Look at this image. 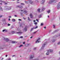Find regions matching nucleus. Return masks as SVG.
Here are the masks:
<instances>
[{"mask_svg": "<svg viewBox=\"0 0 60 60\" xmlns=\"http://www.w3.org/2000/svg\"><path fill=\"white\" fill-rule=\"evenodd\" d=\"M59 0H50V1L49 2V4H54V3H56V2H58Z\"/></svg>", "mask_w": 60, "mask_h": 60, "instance_id": "f257e3e1", "label": "nucleus"}, {"mask_svg": "<svg viewBox=\"0 0 60 60\" xmlns=\"http://www.w3.org/2000/svg\"><path fill=\"white\" fill-rule=\"evenodd\" d=\"M47 52L46 53V55H49V52H50L51 53V52H53V50L51 49H49L47 51Z\"/></svg>", "mask_w": 60, "mask_h": 60, "instance_id": "f03ea898", "label": "nucleus"}, {"mask_svg": "<svg viewBox=\"0 0 60 60\" xmlns=\"http://www.w3.org/2000/svg\"><path fill=\"white\" fill-rule=\"evenodd\" d=\"M5 8H6L5 10L7 11H8V10H10L11 9V7H5Z\"/></svg>", "mask_w": 60, "mask_h": 60, "instance_id": "7ed1b4c3", "label": "nucleus"}, {"mask_svg": "<svg viewBox=\"0 0 60 60\" xmlns=\"http://www.w3.org/2000/svg\"><path fill=\"white\" fill-rule=\"evenodd\" d=\"M18 31L19 32H17L16 33V34H21L23 33V32H21V31L20 29L18 30Z\"/></svg>", "mask_w": 60, "mask_h": 60, "instance_id": "20e7f679", "label": "nucleus"}, {"mask_svg": "<svg viewBox=\"0 0 60 60\" xmlns=\"http://www.w3.org/2000/svg\"><path fill=\"white\" fill-rule=\"evenodd\" d=\"M47 43V42H46L45 43H44V44L43 45H42V49H44V48L45 47V45H46Z\"/></svg>", "mask_w": 60, "mask_h": 60, "instance_id": "39448f33", "label": "nucleus"}, {"mask_svg": "<svg viewBox=\"0 0 60 60\" xmlns=\"http://www.w3.org/2000/svg\"><path fill=\"white\" fill-rule=\"evenodd\" d=\"M38 28V26H37L36 27H33V28H32L31 29L30 31L31 32L33 30V29H36V28Z\"/></svg>", "mask_w": 60, "mask_h": 60, "instance_id": "423d86ee", "label": "nucleus"}, {"mask_svg": "<svg viewBox=\"0 0 60 60\" xmlns=\"http://www.w3.org/2000/svg\"><path fill=\"white\" fill-rule=\"evenodd\" d=\"M40 41V38H39L36 41V43H37V42L39 43L41 42Z\"/></svg>", "mask_w": 60, "mask_h": 60, "instance_id": "0eeeda50", "label": "nucleus"}, {"mask_svg": "<svg viewBox=\"0 0 60 60\" xmlns=\"http://www.w3.org/2000/svg\"><path fill=\"white\" fill-rule=\"evenodd\" d=\"M33 2H34L33 3V4H34L35 3L36 4V3H38V0H35V2L33 1Z\"/></svg>", "mask_w": 60, "mask_h": 60, "instance_id": "6e6552de", "label": "nucleus"}, {"mask_svg": "<svg viewBox=\"0 0 60 60\" xmlns=\"http://www.w3.org/2000/svg\"><path fill=\"white\" fill-rule=\"evenodd\" d=\"M27 26H26V27H25V28L24 29L23 31H27Z\"/></svg>", "mask_w": 60, "mask_h": 60, "instance_id": "1a4fd4ad", "label": "nucleus"}, {"mask_svg": "<svg viewBox=\"0 0 60 60\" xmlns=\"http://www.w3.org/2000/svg\"><path fill=\"white\" fill-rule=\"evenodd\" d=\"M4 40L7 42L9 41V40L8 39L6 38H4Z\"/></svg>", "mask_w": 60, "mask_h": 60, "instance_id": "9d476101", "label": "nucleus"}, {"mask_svg": "<svg viewBox=\"0 0 60 60\" xmlns=\"http://www.w3.org/2000/svg\"><path fill=\"white\" fill-rule=\"evenodd\" d=\"M28 1H29L30 3V4H33V3H34V1H33L31 0H27Z\"/></svg>", "mask_w": 60, "mask_h": 60, "instance_id": "9b49d317", "label": "nucleus"}, {"mask_svg": "<svg viewBox=\"0 0 60 60\" xmlns=\"http://www.w3.org/2000/svg\"><path fill=\"white\" fill-rule=\"evenodd\" d=\"M57 6H58V7H57L58 9H59V8H60V2L58 4Z\"/></svg>", "mask_w": 60, "mask_h": 60, "instance_id": "f8f14e48", "label": "nucleus"}, {"mask_svg": "<svg viewBox=\"0 0 60 60\" xmlns=\"http://www.w3.org/2000/svg\"><path fill=\"white\" fill-rule=\"evenodd\" d=\"M17 7L20 8H23V6H17Z\"/></svg>", "mask_w": 60, "mask_h": 60, "instance_id": "ddd939ff", "label": "nucleus"}, {"mask_svg": "<svg viewBox=\"0 0 60 60\" xmlns=\"http://www.w3.org/2000/svg\"><path fill=\"white\" fill-rule=\"evenodd\" d=\"M30 18H33V14H30Z\"/></svg>", "mask_w": 60, "mask_h": 60, "instance_id": "4468645a", "label": "nucleus"}, {"mask_svg": "<svg viewBox=\"0 0 60 60\" xmlns=\"http://www.w3.org/2000/svg\"><path fill=\"white\" fill-rule=\"evenodd\" d=\"M1 2H2V3H4V4L5 5H6L7 4V3H6L5 2H4V1H1Z\"/></svg>", "mask_w": 60, "mask_h": 60, "instance_id": "2eb2a0df", "label": "nucleus"}, {"mask_svg": "<svg viewBox=\"0 0 60 60\" xmlns=\"http://www.w3.org/2000/svg\"><path fill=\"white\" fill-rule=\"evenodd\" d=\"M34 58V55H32L30 57V59H32Z\"/></svg>", "mask_w": 60, "mask_h": 60, "instance_id": "dca6fc26", "label": "nucleus"}, {"mask_svg": "<svg viewBox=\"0 0 60 60\" xmlns=\"http://www.w3.org/2000/svg\"><path fill=\"white\" fill-rule=\"evenodd\" d=\"M45 8H42L41 10L42 11H44V10H45Z\"/></svg>", "mask_w": 60, "mask_h": 60, "instance_id": "f3484780", "label": "nucleus"}, {"mask_svg": "<svg viewBox=\"0 0 60 60\" xmlns=\"http://www.w3.org/2000/svg\"><path fill=\"white\" fill-rule=\"evenodd\" d=\"M44 2H45V0H42L41 1V3L42 4H43L44 3Z\"/></svg>", "mask_w": 60, "mask_h": 60, "instance_id": "a211bd4d", "label": "nucleus"}, {"mask_svg": "<svg viewBox=\"0 0 60 60\" xmlns=\"http://www.w3.org/2000/svg\"><path fill=\"white\" fill-rule=\"evenodd\" d=\"M23 11L24 12V14H25L26 13H27V11H26V10L24 11Z\"/></svg>", "mask_w": 60, "mask_h": 60, "instance_id": "6ab92c4d", "label": "nucleus"}, {"mask_svg": "<svg viewBox=\"0 0 60 60\" xmlns=\"http://www.w3.org/2000/svg\"><path fill=\"white\" fill-rule=\"evenodd\" d=\"M17 43V42L15 41H12V43Z\"/></svg>", "mask_w": 60, "mask_h": 60, "instance_id": "aec40b11", "label": "nucleus"}, {"mask_svg": "<svg viewBox=\"0 0 60 60\" xmlns=\"http://www.w3.org/2000/svg\"><path fill=\"white\" fill-rule=\"evenodd\" d=\"M41 16H42V14H41L39 15L38 17L39 18H41Z\"/></svg>", "mask_w": 60, "mask_h": 60, "instance_id": "412c9836", "label": "nucleus"}, {"mask_svg": "<svg viewBox=\"0 0 60 60\" xmlns=\"http://www.w3.org/2000/svg\"><path fill=\"white\" fill-rule=\"evenodd\" d=\"M38 11L39 12H40V9L39 8L38 10Z\"/></svg>", "mask_w": 60, "mask_h": 60, "instance_id": "4be33fe9", "label": "nucleus"}, {"mask_svg": "<svg viewBox=\"0 0 60 60\" xmlns=\"http://www.w3.org/2000/svg\"><path fill=\"white\" fill-rule=\"evenodd\" d=\"M50 10H49L48 11H47V12L48 13H50Z\"/></svg>", "mask_w": 60, "mask_h": 60, "instance_id": "5701e85b", "label": "nucleus"}, {"mask_svg": "<svg viewBox=\"0 0 60 60\" xmlns=\"http://www.w3.org/2000/svg\"><path fill=\"white\" fill-rule=\"evenodd\" d=\"M37 33V31H35V32H33L32 33L33 34H36Z\"/></svg>", "mask_w": 60, "mask_h": 60, "instance_id": "b1692460", "label": "nucleus"}, {"mask_svg": "<svg viewBox=\"0 0 60 60\" xmlns=\"http://www.w3.org/2000/svg\"><path fill=\"white\" fill-rule=\"evenodd\" d=\"M2 20V21H3V22L5 21V20H6L5 19H3Z\"/></svg>", "mask_w": 60, "mask_h": 60, "instance_id": "393cba45", "label": "nucleus"}, {"mask_svg": "<svg viewBox=\"0 0 60 60\" xmlns=\"http://www.w3.org/2000/svg\"><path fill=\"white\" fill-rule=\"evenodd\" d=\"M11 33H12V34H15V31H12L11 32Z\"/></svg>", "mask_w": 60, "mask_h": 60, "instance_id": "a878e982", "label": "nucleus"}, {"mask_svg": "<svg viewBox=\"0 0 60 60\" xmlns=\"http://www.w3.org/2000/svg\"><path fill=\"white\" fill-rule=\"evenodd\" d=\"M23 46V45H20L19 47V48H21V47H22Z\"/></svg>", "mask_w": 60, "mask_h": 60, "instance_id": "bb28decb", "label": "nucleus"}, {"mask_svg": "<svg viewBox=\"0 0 60 60\" xmlns=\"http://www.w3.org/2000/svg\"><path fill=\"white\" fill-rule=\"evenodd\" d=\"M43 25V23H41V26H42Z\"/></svg>", "mask_w": 60, "mask_h": 60, "instance_id": "cd10ccee", "label": "nucleus"}, {"mask_svg": "<svg viewBox=\"0 0 60 60\" xmlns=\"http://www.w3.org/2000/svg\"><path fill=\"white\" fill-rule=\"evenodd\" d=\"M12 21H13V22H15V19H12Z\"/></svg>", "mask_w": 60, "mask_h": 60, "instance_id": "c85d7f7f", "label": "nucleus"}, {"mask_svg": "<svg viewBox=\"0 0 60 60\" xmlns=\"http://www.w3.org/2000/svg\"><path fill=\"white\" fill-rule=\"evenodd\" d=\"M32 26H33V24H31L30 25V26L31 27Z\"/></svg>", "mask_w": 60, "mask_h": 60, "instance_id": "c756f323", "label": "nucleus"}, {"mask_svg": "<svg viewBox=\"0 0 60 60\" xmlns=\"http://www.w3.org/2000/svg\"><path fill=\"white\" fill-rule=\"evenodd\" d=\"M58 45H59L60 44V42H58L57 43Z\"/></svg>", "mask_w": 60, "mask_h": 60, "instance_id": "7c9ffc66", "label": "nucleus"}, {"mask_svg": "<svg viewBox=\"0 0 60 60\" xmlns=\"http://www.w3.org/2000/svg\"><path fill=\"white\" fill-rule=\"evenodd\" d=\"M55 40H52V42H54L55 41Z\"/></svg>", "mask_w": 60, "mask_h": 60, "instance_id": "2f4dec72", "label": "nucleus"}, {"mask_svg": "<svg viewBox=\"0 0 60 60\" xmlns=\"http://www.w3.org/2000/svg\"><path fill=\"white\" fill-rule=\"evenodd\" d=\"M60 36V33L59 34V35H58H58H57L56 36V37H58V36Z\"/></svg>", "mask_w": 60, "mask_h": 60, "instance_id": "473e14b6", "label": "nucleus"}, {"mask_svg": "<svg viewBox=\"0 0 60 60\" xmlns=\"http://www.w3.org/2000/svg\"><path fill=\"white\" fill-rule=\"evenodd\" d=\"M11 59L10 58L7 59V60H11Z\"/></svg>", "mask_w": 60, "mask_h": 60, "instance_id": "72a5a7b5", "label": "nucleus"}, {"mask_svg": "<svg viewBox=\"0 0 60 60\" xmlns=\"http://www.w3.org/2000/svg\"><path fill=\"white\" fill-rule=\"evenodd\" d=\"M25 2L26 3V4H28V1H25Z\"/></svg>", "mask_w": 60, "mask_h": 60, "instance_id": "f704fd0d", "label": "nucleus"}, {"mask_svg": "<svg viewBox=\"0 0 60 60\" xmlns=\"http://www.w3.org/2000/svg\"><path fill=\"white\" fill-rule=\"evenodd\" d=\"M8 26H11V24L8 23Z\"/></svg>", "mask_w": 60, "mask_h": 60, "instance_id": "c9c22d12", "label": "nucleus"}, {"mask_svg": "<svg viewBox=\"0 0 60 60\" xmlns=\"http://www.w3.org/2000/svg\"><path fill=\"white\" fill-rule=\"evenodd\" d=\"M53 28H55V25H53Z\"/></svg>", "mask_w": 60, "mask_h": 60, "instance_id": "e433bc0d", "label": "nucleus"}, {"mask_svg": "<svg viewBox=\"0 0 60 60\" xmlns=\"http://www.w3.org/2000/svg\"><path fill=\"white\" fill-rule=\"evenodd\" d=\"M37 22H35V23H34V24H35V25H37Z\"/></svg>", "mask_w": 60, "mask_h": 60, "instance_id": "4c0bfd02", "label": "nucleus"}, {"mask_svg": "<svg viewBox=\"0 0 60 60\" xmlns=\"http://www.w3.org/2000/svg\"><path fill=\"white\" fill-rule=\"evenodd\" d=\"M21 5H24V3H21Z\"/></svg>", "mask_w": 60, "mask_h": 60, "instance_id": "58836bf2", "label": "nucleus"}, {"mask_svg": "<svg viewBox=\"0 0 60 60\" xmlns=\"http://www.w3.org/2000/svg\"><path fill=\"white\" fill-rule=\"evenodd\" d=\"M28 20H29V21H30V19H29V17H28Z\"/></svg>", "mask_w": 60, "mask_h": 60, "instance_id": "ea45409f", "label": "nucleus"}, {"mask_svg": "<svg viewBox=\"0 0 60 60\" xmlns=\"http://www.w3.org/2000/svg\"><path fill=\"white\" fill-rule=\"evenodd\" d=\"M5 32H7V30H5Z\"/></svg>", "mask_w": 60, "mask_h": 60, "instance_id": "a19ab883", "label": "nucleus"}, {"mask_svg": "<svg viewBox=\"0 0 60 60\" xmlns=\"http://www.w3.org/2000/svg\"><path fill=\"white\" fill-rule=\"evenodd\" d=\"M2 8L1 6H0V10H2Z\"/></svg>", "mask_w": 60, "mask_h": 60, "instance_id": "79ce46f5", "label": "nucleus"}, {"mask_svg": "<svg viewBox=\"0 0 60 60\" xmlns=\"http://www.w3.org/2000/svg\"><path fill=\"white\" fill-rule=\"evenodd\" d=\"M23 38L22 36L20 37L19 38Z\"/></svg>", "mask_w": 60, "mask_h": 60, "instance_id": "37998d69", "label": "nucleus"}, {"mask_svg": "<svg viewBox=\"0 0 60 60\" xmlns=\"http://www.w3.org/2000/svg\"><path fill=\"white\" fill-rule=\"evenodd\" d=\"M2 16H3V15H0V18H2Z\"/></svg>", "mask_w": 60, "mask_h": 60, "instance_id": "c03bdc74", "label": "nucleus"}, {"mask_svg": "<svg viewBox=\"0 0 60 60\" xmlns=\"http://www.w3.org/2000/svg\"><path fill=\"white\" fill-rule=\"evenodd\" d=\"M38 60V59H34V60Z\"/></svg>", "mask_w": 60, "mask_h": 60, "instance_id": "a18cd8bd", "label": "nucleus"}, {"mask_svg": "<svg viewBox=\"0 0 60 60\" xmlns=\"http://www.w3.org/2000/svg\"><path fill=\"white\" fill-rule=\"evenodd\" d=\"M23 44H25V42H24L23 43Z\"/></svg>", "mask_w": 60, "mask_h": 60, "instance_id": "49530a36", "label": "nucleus"}, {"mask_svg": "<svg viewBox=\"0 0 60 60\" xmlns=\"http://www.w3.org/2000/svg\"><path fill=\"white\" fill-rule=\"evenodd\" d=\"M14 16L15 17H17V16L16 15H14Z\"/></svg>", "mask_w": 60, "mask_h": 60, "instance_id": "de8ad7c7", "label": "nucleus"}, {"mask_svg": "<svg viewBox=\"0 0 60 60\" xmlns=\"http://www.w3.org/2000/svg\"><path fill=\"white\" fill-rule=\"evenodd\" d=\"M19 21H21L22 20L21 19H19Z\"/></svg>", "mask_w": 60, "mask_h": 60, "instance_id": "09e8293b", "label": "nucleus"}, {"mask_svg": "<svg viewBox=\"0 0 60 60\" xmlns=\"http://www.w3.org/2000/svg\"><path fill=\"white\" fill-rule=\"evenodd\" d=\"M5 31V30H3L2 32H4Z\"/></svg>", "mask_w": 60, "mask_h": 60, "instance_id": "8fccbe9b", "label": "nucleus"}, {"mask_svg": "<svg viewBox=\"0 0 60 60\" xmlns=\"http://www.w3.org/2000/svg\"><path fill=\"white\" fill-rule=\"evenodd\" d=\"M36 20L38 22H39V21H38V19H36Z\"/></svg>", "mask_w": 60, "mask_h": 60, "instance_id": "3c124183", "label": "nucleus"}, {"mask_svg": "<svg viewBox=\"0 0 60 60\" xmlns=\"http://www.w3.org/2000/svg\"><path fill=\"white\" fill-rule=\"evenodd\" d=\"M44 28H45V29H46V26H45L44 27Z\"/></svg>", "mask_w": 60, "mask_h": 60, "instance_id": "603ef678", "label": "nucleus"}, {"mask_svg": "<svg viewBox=\"0 0 60 60\" xmlns=\"http://www.w3.org/2000/svg\"><path fill=\"white\" fill-rule=\"evenodd\" d=\"M35 49H36V48H35L34 49V50H35Z\"/></svg>", "mask_w": 60, "mask_h": 60, "instance_id": "864d4df0", "label": "nucleus"}, {"mask_svg": "<svg viewBox=\"0 0 60 60\" xmlns=\"http://www.w3.org/2000/svg\"><path fill=\"white\" fill-rule=\"evenodd\" d=\"M15 56V55H13L12 56V57H13L14 56Z\"/></svg>", "mask_w": 60, "mask_h": 60, "instance_id": "5fc2aeb1", "label": "nucleus"}, {"mask_svg": "<svg viewBox=\"0 0 60 60\" xmlns=\"http://www.w3.org/2000/svg\"><path fill=\"white\" fill-rule=\"evenodd\" d=\"M10 20H11L9 18V19H8V20H9V21H10Z\"/></svg>", "mask_w": 60, "mask_h": 60, "instance_id": "6e6d98bb", "label": "nucleus"}, {"mask_svg": "<svg viewBox=\"0 0 60 60\" xmlns=\"http://www.w3.org/2000/svg\"><path fill=\"white\" fill-rule=\"evenodd\" d=\"M32 38H33V37H31L30 38V39H32Z\"/></svg>", "mask_w": 60, "mask_h": 60, "instance_id": "4d7b16f0", "label": "nucleus"}, {"mask_svg": "<svg viewBox=\"0 0 60 60\" xmlns=\"http://www.w3.org/2000/svg\"><path fill=\"white\" fill-rule=\"evenodd\" d=\"M58 60H60V57L58 59Z\"/></svg>", "mask_w": 60, "mask_h": 60, "instance_id": "13d9d810", "label": "nucleus"}, {"mask_svg": "<svg viewBox=\"0 0 60 60\" xmlns=\"http://www.w3.org/2000/svg\"><path fill=\"white\" fill-rule=\"evenodd\" d=\"M34 22H35V20H34Z\"/></svg>", "mask_w": 60, "mask_h": 60, "instance_id": "bf43d9fd", "label": "nucleus"}, {"mask_svg": "<svg viewBox=\"0 0 60 60\" xmlns=\"http://www.w3.org/2000/svg\"><path fill=\"white\" fill-rule=\"evenodd\" d=\"M7 55H6V57H7Z\"/></svg>", "mask_w": 60, "mask_h": 60, "instance_id": "052dcab7", "label": "nucleus"}, {"mask_svg": "<svg viewBox=\"0 0 60 60\" xmlns=\"http://www.w3.org/2000/svg\"><path fill=\"white\" fill-rule=\"evenodd\" d=\"M3 59H4V58H2V59H1V60H3Z\"/></svg>", "mask_w": 60, "mask_h": 60, "instance_id": "680f3d73", "label": "nucleus"}, {"mask_svg": "<svg viewBox=\"0 0 60 60\" xmlns=\"http://www.w3.org/2000/svg\"><path fill=\"white\" fill-rule=\"evenodd\" d=\"M57 32V30H55V32Z\"/></svg>", "mask_w": 60, "mask_h": 60, "instance_id": "e2e57ef3", "label": "nucleus"}, {"mask_svg": "<svg viewBox=\"0 0 60 60\" xmlns=\"http://www.w3.org/2000/svg\"><path fill=\"white\" fill-rule=\"evenodd\" d=\"M9 18H11V16H9Z\"/></svg>", "mask_w": 60, "mask_h": 60, "instance_id": "0e129e2a", "label": "nucleus"}, {"mask_svg": "<svg viewBox=\"0 0 60 60\" xmlns=\"http://www.w3.org/2000/svg\"><path fill=\"white\" fill-rule=\"evenodd\" d=\"M48 18H49V15L48 16Z\"/></svg>", "mask_w": 60, "mask_h": 60, "instance_id": "69168bd1", "label": "nucleus"}, {"mask_svg": "<svg viewBox=\"0 0 60 60\" xmlns=\"http://www.w3.org/2000/svg\"><path fill=\"white\" fill-rule=\"evenodd\" d=\"M19 3V2H17V3Z\"/></svg>", "mask_w": 60, "mask_h": 60, "instance_id": "338daca9", "label": "nucleus"}, {"mask_svg": "<svg viewBox=\"0 0 60 60\" xmlns=\"http://www.w3.org/2000/svg\"><path fill=\"white\" fill-rule=\"evenodd\" d=\"M0 4H1V5H2V3H0Z\"/></svg>", "mask_w": 60, "mask_h": 60, "instance_id": "774afa93", "label": "nucleus"}]
</instances>
